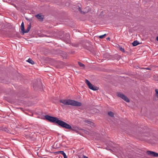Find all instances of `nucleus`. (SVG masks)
Instances as JSON below:
<instances>
[{
	"instance_id": "5",
	"label": "nucleus",
	"mask_w": 158,
	"mask_h": 158,
	"mask_svg": "<svg viewBox=\"0 0 158 158\" xmlns=\"http://www.w3.org/2000/svg\"><path fill=\"white\" fill-rule=\"evenodd\" d=\"M147 153L149 155L154 157H158V153L150 151H147Z\"/></svg>"
},
{
	"instance_id": "23",
	"label": "nucleus",
	"mask_w": 158,
	"mask_h": 158,
	"mask_svg": "<svg viewBox=\"0 0 158 158\" xmlns=\"http://www.w3.org/2000/svg\"><path fill=\"white\" fill-rule=\"evenodd\" d=\"M156 40L158 41V36L156 38Z\"/></svg>"
},
{
	"instance_id": "24",
	"label": "nucleus",
	"mask_w": 158,
	"mask_h": 158,
	"mask_svg": "<svg viewBox=\"0 0 158 158\" xmlns=\"http://www.w3.org/2000/svg\"><path fill=\"white\" fill-rule=\"evenodd\" d=\"M110 38H107V40H110Z\"/></svg>"
},
{
	"instance_id": "18",
	"label": "nucleus",
	"mask_w": 158,
	"mask_h": 158,
	"mask_svg": "<svg viewBox=\"0 0 158 158\" xmlns=\"http://www.w3.org/2000/svg\"><path fill=\"white\" fill-rule=\"evenodd\" d=\"M119 49H120V50L121 51H122V52H124V49L122 47H120V48H119Z\"/></svg>"
},
{
	"instance_id": "17",
	"label": "nucleus",
	"mask_w": 158,
	"mask_h": 158,
	"mask_svg": "<svg viewBox=\"0 0 158 158\" xmlns=\"http://www.w3.org/2000/svg\"><path fill=\"white\" fill-rule=\"evenodd\" d=\"M29 30H30L28 29H27L25 31H24H24H23V32L24 33H27L29 31Z\"/></svg>"
},
{
	"instance_id": "19",
	"label": "nucleus",
	"mask_w": 158,
	"mask_h": 158,
	"mask_svg": "<svg viewBox=\"0 0 158 158\" xmlns=\"http://www.w3.org/2000/svg\"><path fill=\"white\" fill-rule=\"evenodd\" d=\"M155 91L156 92V94L158 96V89H156L155 90Z\"/></svg>"
},
{
	"instance_id": "1",
	"label": "nucleus",
	"mask_w": 158,
	"mask_h": 158,
	"mask_svg": "<svg viewBox=\"0 0 158 158\" xmlns=\"http://www.w3.org/2000/svg\"><path fill=\"white\" fill-rule=\"evenodd\" d=\"M45 118L51 122L56 123L58 124L62 127L65 128H70L71 127L69 124L61 120H59L58 118L48 115L45 116Z\"/></svg>"
},
{
	"instance_id": "13",
	"label": "nucleus",
	"mask_w": 158,
	"mask_h": 158,
	"mask_svg": "<svg viewBox=\"0 0 158 158\" xmlns=\"http://www.w3.org/2000/svg\"><path fill=\"white\" fill-rule=\"evenodd\" d=\"M57 154H58L59 153H60V154H62L63 155V156L66 155L65 153L63 151H60L57 152Z\"/></svg>"
},
{
	"instance_id": "4",
	"label": "nucleus",
	"mask_w": 158,
	"mask_h": 158,
	"mask_svg": "<svg viewBox=\"0 0 158 158\" xmlns=\"http://www.w3.org/2000/svg\"><path fill=\"white\" fill-rule=\"evenodd\" d=\"M117 95L118 96L121 98L126 102H129L130 100L129 98L127 97L124 95L123 94L120 92H118L117 93Z\"/></svg>"
},
{
	"instance_id": "25",
	"label": "nucleus",
	"mask_w": 158,
	"mask_h": 158,
	"mask_svg": "<svg viewBox=\"0 0 158 158\" xmlns=\"http://www.w3.org/2000/svg\"><path fill=\"white\" fill-rule=\"evenodd\" d=\"M146 69H149L148 68H146Z\"/></svg>"
},
{
	"instance_id": "7",
	"label": "nucleus",
	"mask_w": 158,
	"mask_h": 158,
	"mask_svg": "<svg viewBox=\"0 0 158 158\" xmlns=\"http://www.w3.org/2000/svg\"><path fill=\"white\" fill-rule=\"evenodd\" d=\"M87 123V125L92 127H94V123L93 122L91 121L90 120H86L85 121Z\"/></svg>"
},
{
	"instance_id": "15",
	"label": "nucleus",
	"mask_w": 158,
	"mask_h": 158,
	"mask_svg": "<svg viewBox=\"0 0 158 158\" xmlns=\"http://www.w3.org/2000/svg\"><path fill=\"white\" fill-rule=\"evenodd\" d=\"M78 64L80 67H83L84 68L85 66V65L82 63H81L80 62H78Z\"/></svg>"
},
{
	"instance_id": "11",
	"label": "nucleus",
	"mask_w": 158,
	"mask_h": 158,
	"mask_svg": "<svg viewBox=\"0 0 158 158\" xmlns=\"http://www.w3.org/2000/svg\"><path fill=\"white\" fill-rule=\"evenodd\" d=\"M139 44V42L137 40L134 41L132 43V44L134 46H135Z\"/></svg>"
},
{
	"instance_id": "16",
	"label": "nucleus",
	"mask_w": 158,
	"mask_h": 158,
	"mask_svg": "<svg viewBox=\"0 0 158 158\" xmlns=\"http://www.w3.org/2000/svg\"><path fill=\"white\" fill-rule=\"evenodd\" d=\"M106 36V34H104V35H100L99 36V38L100 39H102L103 38H104Z\"/></svg>"
},
{
	"instance_id": "2",
	"label": "nucleus",
	"mask_w": 158,
	"mask_h": 158,
	"mask_svg": "<svg viewBox=\"0 0 158 158\" xmlns=\"http://www.w3.org/2000/svg\"><path fill=\"white\" fill-rule=\"evenodd\" d=\"M60 102L64 105H71L72 106H81V103L77 101L69 99H62L60 100Z\"/></svg>"
},
{
	"instance_id": "10",
	"label": "nucleus",
	"mask_w": 158,
	"mask_h": 158,
	"mask_svg": "<svg viewBox=\"0 0 158 158\" xmlns=\"http://www.w3.org/2000/svg\"><path fill=\"white\" fill-rule=\"evenodd\" d=\"M27 61L32 64H35L34 62L31 58H29Z\"/></svg>"
},
{
	"instance_id": "22",
	"label": "nucleus",
	"mask_w": 158,
	"mask_h": 158,
	"mask_svg": "<svg viewBox=\"0 0 158 158\" xmlns=\"http://www.w3.org/2000/svg\"><path fill=\"white\" fill-rule=\"evenodd\" d=\"M83 158H88V157L86 156H83Z\"/></svg>"
},
{
	"instance_id": "6",
	"label": "nucleus",
	"mask_w": 158,
	"mask_h": 158,
	"mask_svg": "<svg viewBox=\"0 0 158 158\" xmlns=\"http://www.w3.org/2000/svg\"><path fill=\"white\" fill-rule=\"evenodd\" d=\"M69 125L71 127L70 128H66L68 129H71L72 131H75L77 132H78L79 131L81 130V129L77 127L76 126L73 127H72L70 125Z\"/></svg>"
},
{
	"instance_id": "3",
	"label": "nucleus",
	"mask_w": 158,
	"mask_h": 158,
	"mask_svg": "<svg viewBox=\"0 0 158 158\" xmlns=\"http://www.w3.org/2000/svg\"><path fill=\"white\" fill-rule=\"evenodd\" d=\"M85 83L90 89L93 90H96L98 89V88L97 87H95L91 84L90 82L88 80H85Z\"/></svg>"
},
{
	"instance_id": "14",
	"label": "nucleus",
	"mask_w": 158,
	"mask_h": 158,
	"mask_svg": "<svg viewBox=\"0 0 158 158\" xmlns=\"http://www.w3.org/2000/svg\"><path fill=\"white\" fill-rule=\"evenodd\" d=\"M108 114L111 117H113L114 116V114L113 112L111 111H110L108 112Z\"/></svg>"
},
{
	"instance_id": "21",
	"label": "nucleus",
	"mask_w": 158,
	"mask_h": 158,
	"mask_svg": "<svg viewBox=\"0 0 158 158\" xmlns=\"http://www.w3.org/2000/svg\"><path fill=\"white\" fill-rule=\"evenodd\" d=\"M64 158H67V157L66 155L64 156Z\"/></svg>"
},
{
	"instance_id": "20",
	"label": "nucleus",
	"mask_w": 158,
	"mask_h": 158,
	"mask_svg": "<svg viewBox=\"0 0 158 158\" xmlns=\"http://www.w3.org/2000/svg\"><path fill=\"white\" fill-rule=\"evenodd\" d=\"M31 26L30 25H29L28 26L27 29H29L30 30L31 29Z\"/></svg>"
},
{
	"instance_id": "8",
	"label": "nucleus",
	"mask_w": 158,
	"mask_h": 158,
	"mask_svg": "<svg viewBox=\"0 0 158 158\" xmlns=\"http://www.w3.org/2000/svg\"><path fill=\"white\" fill-rule=\"evenodd\" d=\"M85 9H84V11H81V8L80 7H79L78 8V10L80 11V12H81V14H85L86 13H87L89 11V8L88 7H87L86 8V9L87 10H86Z\"/></svg>"
},
{
	"instance_id": "12",
	"label": "nucleus",
	"mask_w": 158,
	"mask_h": 158,
	"mask_svg": "<svg viewBox=\"0 0 158 158\" xmlns=\"http://www.w3.org/2000/svg\"><path fill=\"white\" fill-rule=\"evenodd\" d=\"M21 29L22 31L23 32L24 31V23H23V22L21 24Z\"/></svg>"
},
{
	"instance_id": "9",
	"label": "nucleus",
	"mask_w": 158,
	"mask_h": 158,
	"mask_svg": "<svg viewBox=\"0 0 158 158\" xmlns=\"http://www.w3.org/2000/svg\"><path fill=\"white\" fill-rule=\"evenodd\" d=\"M35 17L39 20L41 21L43 20L44 17L43 15H42L40 14L35 15Z\"/></svg>"
}]
</instances>
